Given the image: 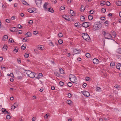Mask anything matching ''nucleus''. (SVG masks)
Here are the masks:
<instances>
[{
    "label": "nucleus",
    "mask_w": 121,
    "mask_h": 121,
    "mask_svg": "<svg viewBox=\"0 0 121 121\" xmlns=\"http://www.w3.org/2000/svg\"><path fill=\"white\" fill-rule=\"evenodd\" d=\"M90 78L89 77H86V80L87 81H90Z\"/></svg>",
    "instance_id": "43"
},
{
    "label": "nucleus",
    "mask_w": 121,
    "mask_h": 121,
    "mask_svg": "<svg viewBox=\"0 0 121 121\" xmlns=\"http://www.w3.org/2000/svg\"><path fill=\"white\" fill-rule=\"evenodd\" d=\"M22 77L21 76H18L17 77V78L18 79L21 80L22 79Z\"/></svg>",
    "instance_id": "54"
},
{
    "label": "nucleus",
    "mask_w": 121,
    "mask_h": 121,
    "mask_svg": "<svg viewBox=\"0 0 121 121\" xmlns=\"http://www.w3.org/2000/svg\"><path fill=\"white\" fill-rule=\"evenodd\" d=\"M102 27L101 24L99 22H95L93 26V29L95 30H98L100 29Z\"/></svg>",
    "instance_id": "1"
},
{
    "label": "nucleus",
    "mask_w": 121,
    "mask_h": 121,
    "mask_svg": "<svg viewBox=\"0 0 121 121\" xmlns=\"http://www.w3.org/2000/svg\"><path fill=\"white\" fill-rule=\"evenodd\" d=\"M116 65L117 68L118 69H120V67L121 66V64L118 63L116 64Z\"/></svg>",
    "instance_id": "17"
},
{
    "label": "nucleus",
    "mask_w": 121,
    "mask_h": 121,
    "mask_svg": "<svg viewBox=\"0 0 121 121\" xmlns=\"http://www.w3.org/2000/svg\"><path fill=\"white\" fill-rule=\"evenodd\" d=\"M74 25L75 26L77 27H79L80 26H81V24L80 23H76L74 24Z\"/></svg>",
    "instance_id": "15"
},
{
    "label": "nucleus",
    "mask_w": 121,
    "mask_h": 121,
    "mask_svg": "<svg viewBox=\"0 0 121 121\" xmlns=\"http://www.w3.org/2000/svg\"><path fill=\"white\" fill-rule=\"evenodd\" d=\"M17 61L18 62V63L19 64H20L21 63V60L20 59H17Z\"/></svg>",
    "instance_id": "56"
},
{
    "label": "nucleus",
    "mask_w": 121,
    "mask_h": 121,
    "mask_svg": "<svg viewBox=\"0 0 121 121\" xmlns=\"http://www.w3.org/2000/svg\"><path fill=\"white\" fill-rule=\"evenodd\" d=\"M66 20L70 21L71 20L69 18V16L67 15H63L62 16Z\"/></svg>",
    "instance_id": "7"
},
{
    "label": "nucleus",
    "mask_w": 121,
    "mask_h": 121,
    "mask_svg": "<svg viewBox=\"0 0 121 121\" xmlns=\"http://www.w3.org/2000/svg\"><path fill=\"white\" fill-rule=\"evenodd\" d=\"M99 60L96 58H94L93 60V62L95 64H98L99 63Z\"/></svg>",
    "instance_id": "10"
},
{
    "label": "nucleus",
    "mask_w": 121,
    "mask_h": 121,
    "mask_svg": "<svg viewBox=\"0 0 121 121\" xmlns=\"http://www.w3.org/2000/svg\"><path fill=\"white\" fill-rule=\"evenodd\" d=\"M103 31L104 32L103 35L104 36L105 39H112V37L110 34L107 32H106L105 31L103 30Z\"/></svg>",
    "instance_id": "2"
},
{
    "label": "nucleus",
    "mask_w": 121,
    "mask_h": 121,
    "mask_svg": "<svg viewBox=\"0 0 121 121\" xmlns=\"http://www.w3.org/2000/svg\"><path fill=\"white\" fill-rule=\"evenodd\" d=\"M116 4L118 6H121V1H117L116 2Z\"/></svg>",
    "instance_id": "25"
},
{
    "label": "nucleus",
    "mask_w": 121,
    "mask_h": 121,
    "mask_svg": "<svg viewBox=\"0 0 121 121\" xmlns=\"http://www.w3.org/2000/svg\"><path fill=\"white\" fill-rule=\"evenodd\" d=\"M59 83L60 85L61 86L63 85L64 84V83L62 81H60Z\"/></svg>",
    "instance_id": "49"
},
{
    "label": "nucleus",
    "mask_w": 121,
    "mask_h": 121,
    "mask_svg": "<svg viewBox=\"0 0 121 121\" xmlns=\"http://www.w3.org/2000/svg\"><path fill=\"white\" fill-rule=\"evenodd\" d=\"M85 9L84 6L83 5H82L80 8V10L82 12L84 11Z\"/></svg>",
    "instance_id": "16"
},
{
    "label": "nucleus",
    "mask_w": 121,
    "mask_h": 121,
    "mask_svg": "<svg viewBox=\"0 0 121 121\" xmlns=\"http://www.w3.org/2000/svg\"><path fill=\"white\" fill-rule=\"evenodd\" d=\"M11 21V20H10L9 19H6L5 20V21L6 22L8 23L10 22Z\"/></svg>",
    "instance_id": "48"
},
{
    "label": "nucleus",
    "mask_w": 121,
    "mask_h": 121,
    "mask_svg": "<svg viewBox=\"0 0 121 121\" xmlns=\"http://www.w3.org/2000/svg\"><path fill=\"white\" fill-rule=\"evenodd\" d=\"M9 40L10 42L11 43L14 42V41L12 39H9Z\"/></svg>",
    "instance_id": "60"
},
{
    "label": "nucleus",
    "mask_w": 121,
    "mask_h": 121,
    "mask_svg": "<svg viewBox=\"0 0 121 121\" xmlns=\"http://www.w3.org/2000/svg\"><path fill=\"white\" fill-rule=\"evenodd\" d=\"M69 79L71 82L77 84V80L75 76L72 75L71 78H69Z\"/></svg>",
    "instance_id": "3"
},
{
    "label": "nucleus",
    "mask_w": 121,
    "mask_h": 121,
    "mask_svg": "<svg viewBox=\"0 0 121 121\" xmlns=\"http://www.w3.org/2000/svg\"><path fill=\"white\" fill-rule=\"evenodd\" d=\"M80 19L81 21H83L85 19V17L83 16H81L80 17Z\"/></svg>",
    "instance_id": "30"
},
{
    "label": "nucleus",
    "mask_w": 121,
    "mask_h": 121,
    "mask_svg": "<svg viewBox=\"0 0 121 121\" xmlns=\"http://www.w3.org/2000/svg\"><path fill=\"white\" fill-rule=\"evenodd\" d=\"M38 32L37 31H33V34L35 35H36L38 34Z\"/></svg>",
    "instance_id": "53"
},
{
    "label": "nucleus",
    "mask_w": 121,
    "mask_h": 121,
    "mask_svg": "<svg viewBox=\"0 0 121 121\" xmlns=\"http://www.w3.org/2000/svg\"><path fill=\"white\" fill-rule=\"evenodd\" d=\"M43 75L41 73H40L38 75V76H37V77H35V78L39 79L41 78L42 76Z\"/></svg>",
    "instance_id": "19"
},
{
    "label": "nucleus",
    "mask_w": 121,
    "mask_h": 121,
    "mask_svg": "<svg viewBox=\"0 0 121 121\" xmlns=\"http://www.w3.org/2000/svg\"><path fill=\"white\" fill-rule=\"evenodd\" d=\"M67 84H68V86L69 87H70L72 85V83L71 82H69Z\"/></svg>",
    "instance_id": "34"
},
{
    "label": "nucleus",
    "mask_w": 121,
    "mask_h": 121,
    "mask_svg": "<svg viewBox=\"0 0 121 121\" xmlns=\"http://www.w3.org/2000/svg\"><path fill=\"white\" fill-rule=\"evenodd\" d=\"M48 10L49 12L51 13H53V9L51 8H49L48 9Z\"/></svg>",
    "instance_id": "29"
},
{
    "label": "nucleus",
    "mask_w": 121,
    "mask_h": 121,
    "mask_svg": "<svg viewBox=\"0 0 121 121\" xmlns=\"http://www.w3.org/2000/svg\"><path fill=\"white\" fill-rule=\"evenodd\" d=\"M34 51H35V52L36 54H39V51L37 50H34Z\"/></svg>",
    "instance_id": "50"
},
{
    "label": "nucleus",
    "mask_w": 121,
    "mask_h": 121,
    "mask_svg": "<svg viewBox=\"0 0 121 121\" xmlns=\"http://www.w3.org/2000/svg\"><path fill=\"white\" fill-rule=\"evenodd\" d=\"M2 112L5 113V112L7 111L6 109L4 108H2Z\"/></svg>",
    "instance_id": "35"
},
{
    "label": "nucleus",
    "mask_w": 121,
    "mask_h": 121,
    "mask_svg": "<svg viewBox=\"0 0 121 121\" xmlns=\"http://www.w3.org/2000/svg\"><path fill=\"white\" fill-rule=\"evenodd\" d=\"M54 74L58 77L60 76L59 73L57 71H55L54 72Z\"/></svg>",
    "instance_id": "22"
},
{
    "label": "nucleus",
    "mask_w": 121,
    "mask_h": 121,
    "mask_svg": "<svg viewBox=\"0 0 121 121\" xmlns=\"http://www.w3.org/2000/svg\"><path fill=\"white\" fill-rule=\"evenodd\" d=\"M26 47V44H24L21 47V48L23 50L25 49Z\"/></svg>",
    "instance_id": "20"
},
{
    "label": "nucleus",
    "mask_w": 121,
    "mask_h": 121,
    "mask_svg": "<svg viewBox=\"0 0 121 121\" xmlns=\"http://www.w3.org/2000/svg\"><path fill=\"white\" fill-rule=\"evenodd\" d=\"M8 76H11V77H13V75L12 73H11L10 74L8 73L7 74Z\"/></svg>",
    "instance_id": "44"
},
{
    "label": "nucleus",
    "mask_w": 121,
    "mask_h": 121,
    "mask_svg": "<svg viewBox=\"0 0 121 121\" xmlns=\"http://www.w3.org/2000/svg\"><path fill=\"white\" fill-rule=\"evenodd\" d=\"M88 18L90 20H92L93 18L92 15H89L88 16Z\"/></svg>",
    "instance_id": "27"
},
{
    "label": "nucleus",
    "mask_w": 121,
    "mask_h": 121,
    "mask_svg": "<svg viewBox=\"0 0 121 121\" xmlns=\"http://www.w3.org/2000/svg\"><path fill=\"white\" fill-rule=\"evenodd\" d=\"M115 65V63L113 62H111L110 63V65L111 66H114Z\"/></svg>",
    "instance_id": "36"
},
{
    "label": "nucleus",
    "mask_w": 121,
    "mask_h": 121,
    "mask_svg": "<svg viewBox=\"0 0 121 121\" xmlns=\"http://www.w3.org/2000/svg\"><path fill=\"white\" fill-rule=\"evenodd\" d=\"M35 8H31L28 9V11L30 13H32L35 11Z\"/></svg>",
    "instance_id": "11"
},
{
    "label": "nucleus",
    "mask_w": 121,
    "mask_h": 121,
    "mask_svg": "<svg viewBox=\"0 0 121 121\" xmlns=\"http://www.w3.org/2000/svg\"><path fill=\"white\" fill-rule=\"evenodd\" d=\"M36 75L37 76V74L36 73H33L31 72V73H30V74H29V75L28 76V77H29L30 78H35V77H35Z\"/></svg>",
    "instance_id": "6"
},
{
    "label": "nucleus",
    "mask_w": 121,
    "mask_h": 121,
    "mask_svg": "<svg viewBox=\"0 0 121 121\" xmlns=\"http://www.w3.org/2000/svg\"><path fill=\"white\" fill-rule=\"evenodd\" d=\"M26 34L27 35V36H26V37H30L31 36V34L30 32H27Z\"/></svg>",
    "instance_id": "24"
},
{
    "label": "nucleus",
    "mask_w": 121,
    "mask_h": 121,
    "mask_svg": "<svg viewBox=\"0 0 121 121\" xmlns=\"http://www.w3.org/2000/svg\"><path fill=\"white\" fill-rule=\"evenodd\" d=\"M36 1L35 2L38 7H40L41 5L42 0H38Z\"/></svg>",
    "instance_id": "5"
},
{
    "label": "nucleus",
    "mask_w": 121,
    "mask_h": 121,
    "mask_svg": "<svg viewBox=\"0 0 121 121\" xmlns=\"http://www.w3.org/2000/svg\"><path fill=\"white\" fill-rule=\"evenodd\" d=\"M29 56V54L26 53H25V55L24 56L26 58H27Z\"/></svg>",
    "instance_id": "52"
},
{
    "label": "nucleus",
    "mask_w": 121,
    "mask_h": 121,
    "mask_svg": "<svg viewBox=\"0 0 121 121\" xmlns=\"http://www.w3.org/2000/svg\"><path fill=\"white\" fill-rule=\"evenodd\" d=\"M101 90V89L99 87H97L96 88V91H100Z\"/></svg>",
    "instance_id": "47"
},
{
    "label": "nucleus",
    "mask_w": 121,
    "mask_h": 121,
    "mask_svg": "<svg viewBox=\"0 0 121 121\" xmlns=\"http://www.w3.org/2000/svg\"><path fill=\"white\" fill-rule=\"evenodd\" d=\"M8 38L7 36L6 35H5L4 36L2 40L4 41H6L7 40Z\"/></svg>",
    "instance_id": "18"
},
{
    "label": "nucleus",
    "mask_w": 121,
    "mask_h": 121,
    "mask_svg": "<svg viewBox=\"0 0 121 121\" xmlns=\"http://www.w3.org/2000/svg\"><path fill=\"white\" fill-rule=\"evenodd\" d=\"M115 87L118 90H119L121 87L120 86L117 85H115Z\"/></svg>",
    "instance_id": "32"
},
{
    "label": "nucleus",
    "mask_w": 121,
    "mask_h": 121,
    "mask_svg": "<svg viewBox=\"0 0 121 121\" xmlns=\"http://www.w3.org/2000/svg\"><path fill=\"white\" fill-rule=\"evenodd\" d=\"M22 2L23 4H24L26 5H29V4H28V3L25 0H23Z\"/></svg>",
    "instance_id": "31"
},
{
    "label": "nucleus",
    "mask_w": 121,
    "mask_h": 121,
    "mask_svg": "<svg viewBox=\"0 0 121 121\" xmlns=\"http://www.w3.org/2000/svg\"><path fill=\"white\" fill-rule=\"evenodd\" d=\"M24 70L26 72L25 73L27 74L28 76H29L30 73H31L32 72L30 70H26L25 69H24Z\"/></svg>",
    "instance_id": "12"
},
{
    "label": "nucleus",
    "mask_w": 121,
    "mask_h": 121,
    "mask_svg": "<svg viewBox=\"0 0 121 121\" xmlns=\"http://www.w3.org/2000/svg\"><path fill=\"white\" fill-rule=\"evenodd\" d=\"M70 13L72 15V16H74V13L73 12V11L71 9H70Z\"/></svg>",
    "instance_id": "28"
},
{
    "label": "nucleus",
    "mask_w": 121,
    "mask_h": 121,
    "mask_svg": "<svg viewBox=\"0 0 121 121\" xmlns=\"http://www.w3.org/2000/svg\"><path fill=\"white\" fill-rule=\"evenodd\" d=\"M27 38L26 37H25L23 39V41L25 42H26L27 41V40L26 39Z\"/></svg>",
    "instance_id": "61"
},
{
    "label": "nucleus",
    "mask_w": 121,
    "mask_h": 121,
    "mask_svg": "<svg viewBox=\"0 0 121 121\" xmlns=\"http://www.w3.org/2000/svg\"><path fill=\"white\" fill-rule=\"evenodd\" d=\"M82 26L84 27L87 28L88 27V26L87 25V22L83 23L82 25Z\"/></svg>",
    "instance_id": "14"
},
{
    "label": "nucleus",
    "mask_w": 121,
    "mask_h": 121,
    "mask_svg": "<svg viewBox=\"0 0 121 121\" xmlns=\"http://www.w3.org/2000/svg\"><path fill=\"white\" fill-rule=\"evenodd\" d=\"M82 35L83 38L86 41H89L90 38L89 36L87 33H83Z\"/></svg>",
    "instance_id": "4"
},
{
    "label": "nucleus",
    "mask_w": 121,
    "mask_h": 121,
    "mask_svg": "<svg viewBox=\"0 0 121 121\" xmlns=\"http://www.w3.org/2000/svg\"><path fill=\"white\" fill-rule=\"evenodd\" d=\"M17 31L18 32V34H22V30H19L18 31Z\"/></svg>",
    "instance_id": "62"
},
{
    "label": "nucleus",
    "mask_w": 121,
    "mask_h": 121,
    "mask_svg": "<svg viewBox=\"0 0 121 121\" xmlns=\"http://www.w3.org/2000/svg\"><path fill=\"white\" fill-rule=\"evenodd\" d=\"M106 4L107 6H109L110 5V3L109 1H107L106 2Z\"/></svg>",
    "instance_id": "51"
},
{
    "label": "nucleus",
    "mask_w": 121,
    "mask_h": 121,
    "mask_svg": "<svg viewBox=\"0 0 121 121\" xmlns=\"http://www.w3.org/2000/svg\"><path fill=\"white\" fill-rule=\"evenodd\" d=\"M7 46L6 45H4L3 47V50L4 51H6L7 49Z\"/></svg>",
    "instance_id": "21"
},
{
    "label": "nucleus",
    "mask_w": 121,
    "mask_h": 121,
    "mask_svg": "<svg viewBox=\"0 0 121 121\" xmlns=\"http://www.w3.org/2000/svg\"><path fill=\"white\" fill-rule=\"evenodd\" d=\"M58 36L60 37H61L63 36L62 34L61 33H59L58 34Z\"/></svg>",
    "instance_id": "45"
},
{
    "label": "nucleus",
    "mask_w": 121,
    "mask_h": 121,
    "mask_svg": "<svg viewBox=\"0 0 121 121\" xmlns=\"http://www.w3.org/2000/svg\"><path fill=\"white\" fill-rule=\"evenodd\" d=\"M117 52L118 53L121 54V48L118 49L117 50Z\"/></svg>",
    "instance_id": "33"
},
{
    "label": "nucleus",
    "mask_w": 121,
    "mask_h": 121,
    "mask_svg": "<svg viewBox=\"0 0 121 121\" xmlns=\"http://www.w3.org/2000/svg\"><path fill=\"white\" fill-rule=\"evenodd\" d=\"M82 94L84 96L86 97H88L90 95L89 93L87 91L83 92Z\"/></svg>",
    "instance_id": "9"
},
{
    "label": "nucleus",
    "mask_w": 121,
    "mask_h": 121,
    "mask_svg": "<svg viewBox=\"0 0 121 121\" xmlns=\"http://www.w3.org/2000/svg\"><path fill=\"white\" fill-rule=\"evenodd\" d=\"M48 4L46 2H45L43 5V8L46 11L48 10L47 6Z\"/></svg>",
    "instance_id": "13"
},
{
    "label": "nucleus",
    "mask_w": 121,
    "mask_h": 121,
    "mask_svg": "<svg viewBox=\"0 0 121 121\" xmlns=\"http://www.w3.org/2000/svg\"><path fill=\"white\" fill-rule=\"evenodd\" d=\"M67 95L68 96V97L69 98H70L72 96V95L71 93H69Z\"/></svg>",
    "instance_id": "46"
},
{
    "label": "nucleus",
    "mask_w": 121,
    "mask_h": 121,
    "mask_svg": "<svg viewBox=\"0 0 121 121\" xmlns=\"http://www.w3.org/2000/svg\"><path fill=\"white\" fill-rule=\"evenodd\" d=\"M65 9V8L64 7V6H62L60 7V10H64Z\"/></svg>",
    "instance_id": "39"
},
{
    "label": "nucleus",
    "mask_w": 121,
    "mask_h": 121,
    "mask_svg": "<svg viewBox=\"0 0 121 121\" xmlns=\"http://www.w3.org/2000/svg\"><path fill=\"white\" fill-rule=\"evenodd\" d=\"M67 102L68 104L69 105L70 104H72V101L71 100H68L67 101Z\"/></svg>",
    "instance_id": "40"
},
{
    "label": "nucleus",
    "mask_w": 121,
    "mask_h": 121,
    "mask_svg": "<svg viewBox=\"0 0 121 121\" xmlns=\"http://www.w3.org/2000/svg\"><path fill=\"white\" fill-rule=\"evenodd\" d=\"M15 28H16L13 27H11L10 28V30L11 32H14L15 31Z\"/></svg>",
    "instance_id": "26"
},
{
    "label": "nucleus",
    "mask_w": 121,
    "mask_h": 121,
    "mask_svg": "<svg viewBox=\"0 0 121 121\" xmlns=\"http://www.w3.org/2000/svg\"><path fill=\"white\" fill-rule=\"evenodd\" d=\"M15 104H13V106H11V109L13 108L14 109L15 108L17 107V106H15Z\"/></svg>",
    "instance_id": "37"
},
{
    "label": "nucleus",
    "mask_w": 121,
    "mask_h": 121,
    "mask_svg": "<svg viewBox=\"0 0 121 121\" xmlns=\"http://www.w3.org/2000/svg\"><path fill=\"white\" fill-rule=\"evenodd\" d=\"M29 23L30 25H31L33 23V21L32 20H30L29 22Z\"/></svg>",
    "instance_id": "59"
},
{
    "label": "nucleus",
    "mask_w": 121,
    "mask_h": 121,
    "mask_svg": "<svg viewBox=\"0 0 121 121\" xmlns=\"http://www.w3.org/2000/svg\"><path fill=\"white\" fill-rule=\"evenodd\" d=\"M59 70L61 73L63 74L64 73V71L62 68H60Z\"/></svg>",
    "instance_id": "23"
},
{
    "label": "nucleus",
    "mask_w": 121,
    "mask_h": 121,
    "mask_svg": "<svg viewBox=\"0 0 121 121\" xmlns=\"http://www.w3.org/2000/svg\"><path fill=\"white\" fill-rule=\"evenodd\" d=\"M58 42L60 44H61L63 43V41L61 39H59L58 41Z\"/></svg>",
    "instance_id": "42"
},
{
    "label": "nucleus",
    "mask_w": 121,
    "mask_h": 121,
    "mask_svg": "<svg viewBox=\"0 0 121 121\" xmlns=\"http://www.w3.org/2000/svg\"><path fill=\"white\" fill-rule=\"evenodd\" d=\"M22 26L21 25L19 24H18L17 26V27L18 28L20 29L21 27Z\"/></svg>",
    "instance_id": "58"
},
{
    "label": "nucleus",
    "mask_w": 121,
    "mask_h": 121,
    "mask_svg": "<svg viewBox=\"0 0 121 121\" xmlns=\"http://www.w3.org/2000/svg\"><path fill=\"white\" fill-rule=\"evenodd\" d=\"M86 57L89 58L90 57V54L89 53H87L86 54Z\"/></svg>",
    "instance_id": "38"
},
{
    "label": "nucleus",
    "mask_w": 121,
    "mask_h": 121,
    "mask_svg": "<svg viewBox=\"0 0 121 121\" xmlns=\"http://www.w3.org/2000/svg\"><path fill=\"white\" fill-rule=\"evenodd\" d=\"M51 89L52 90H54L55 89V87L54 86H52L51 87Z\"/></svg>",
    "instance_id": "64"
},
{
    "label": "nucleus",
    "mask_w": 121,
    "mask_h": 121,
    "mask_svg": "<svg viewBox=\"0 0 121 121\" xmlns=\"http://www.w3.org/2000/svg\"><path fill=\"white\" fill-rule=\"evenodd\" d=\"M106 11V9L105 8H103L101 10V11L102 12H103V13H105Z\"/></svg>",
    "instance_id": "41"
},
{
    "label": "nucleus",
    "mask_w": 121,
    "mask_h": 121,
    "mask_svg": "<svg viewBox=\"0 0 121 121\" xmlns=\"http://www.w3.org/2000/svg\"><path fill=\"white\" fill-rule=\"evenodd\" d=\"M52 2L55 3L57 1L56 0H52L51 1Z\"/></svg>",
    "instance_id": "63"
},
{
    "label": "nucleus",
    "mask_w": 121,
    "mask_h": 121,
    "mask_svg": "<svg viewBox=\"0 0 121 121\" xmlns=\"http://www.w3.org/2000/svg\"><path fill=\"white\" fill-rule=\"evenodd\" d=\"M6 118L7 119H9L10 118V116L9 115H7L6 117Z\"/></svg>",
    "instance_id": "57"
},
{
    "label": "nucleus",
    "mask_w": 121,
    "mask_h": 121,
    "mask_svg": "<svg viewBox=\"0 0 121 121\" xmlns=\"http://www.w3.org/2000/svg\"><path fill=\"white\" fill-rule=\"evenodd\" d=\"M81 50L79 49H75L74 50L73 52L75 54H79L81 52Z\"/></svg>",
    "instance_id": "8"
},
{
    "label": "nucleus",
    "mask_w": 121,
    "mask_h": 121,
    "mask_svg": "<svg viewBox=\"0 0 121 121\" xmlns=\"http://www.w3.org/2000/svg\"><path fill=\"white\" fill-rule=\"evenodd\" d=\"M87 84L86 83H84L82 85V87L83 88H85Z\"/></svg>",
    "instance_id": "55"
}]
</instances>
